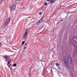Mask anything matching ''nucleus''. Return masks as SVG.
<instances>
[{"instance_id": "nucleus-10", "label": "nucleus", "mask_w": 77, "mask_h": 77, "mask_svg": "<svg viewBox=\"0 0 77 77\" xmlns=\"http://www.w3.org/2000/svg\"><path fill=\"white\" fill-rule=\"evenodd\" d=\"M27 43H26L25 44V46H24V49L25 50H26V45H27Z\"/></svg>"}, {"instance_id": "nucleus-15", "label": "nucleus", "mask_w": 77, "mask_h": 77, "mask_svg": "<svg viewBox=\"0 0 77 77\" xmlns=\"http://www.w3.org/2000/svg\"><path fill=\"white\" fill-rule=\"evenodd\" d=\"M44 5H47V2H45L44 4Z\"/></svg>"}, {"instance_id": "nucleus-17", "label": "nucleus", "mask_w": 77, "mask_h": 77, "mask_svg": "<svg viewBox=\"0 0 77 77\" xmlns=\"http://www.w3.org/2000/svg\"><path fill=\"white\" fill-rule=\"evenodd\" d=\"M2 42H0V47H1V45H2Z\"/></svg>"}, {"instance_id": "nucleus-3", "label": "nucleus", "mask_w": 77, "mask_h": 77, "mask_svg": "<svg viewBox=\"0 0 77 77\" xmlns=\"http://www.w3.org/2000/svg\"><path fill=\"white\" fill-rule=\"evenodd\" d=\"M4 58L5 59L6 62H7L8 60H9V57L6 55L4 56Z\"/></svg>"}, {"instance_id": "nucleus-20", "label": "nucleus", "mask_w": 77, "mask_h": 77, "mask_svg": "<svg viewBox=\"0 0 77 77\" xmlns=\"http://www.w3.org/2000/svg\"><path fill=\"white\" fill-rule=\"evenodd\" d=\"M41 14H42V13L41 12H40V13H39V15H41Z\"/></svg>"}, {"instance_id": "nucleus-19", "label": "nucleus", "mask_w": 77, "mask_h": 77, "mask_svg": "<svg viewBox=\"0 0 77 77\" xmlns=\"http://www.w3.org/2000/svg\"><path fill=\"white\" fill-rule=\"evenodd\" d=\"M31 69H32V68H31V67H30L29 69V70L30 71H31Z\"/></svg>"}, {"instance_id": "nucleus-9", "label": "nucleus", "mask_w": 77, "mask_h": 77, "mask_svg": "<svg viewBox=\"0 0 77 77\" xmlns=\"http://www.w3.org/2000/svg\"><path fill=\"white\" fill-rule=\"evenodd\" d=\"M68 60L70 63H71L72 62L71 59V58H69H69H68Z\"/></svg>"}, {"instance_id": "nucleus-13", "label": "nucleus", "mask_w": 77, "mask_h": 77, "mask_svg": "<svg viewBox=\"0 0 77 77\" xmlns=\"http://www.w3.org/2000/svg\"><path fill=\"white\" fill-rule=\"evenodd\" d=\"M39 23H40V22L39 21V20L38 21V22H37V24H39Z\"/></svg>"}, {"instance_id": "nucleus-1", "label": "nucleus", "mask_w": 77, "mask_h": 77, "mask_svg": "<svg viewBox=\"0 0 77 77\" xmlns=\"http://www.w3.org/2000/svg\"><path fill=\"white\" fill-rule=\"evenodd\" d=\"M9 8L11 11H14L16 9V5L15 4H13L9 7Z\"/></svg>"}, {"instance_id": "nucleus-2", "label": "nucleus", "mask_w": 77, "mask_h": 77, "mask_svg": "<svg viewBox=\"0 0 77 77\" xmlns=\"http://www.w3.org/2000/svg\"><path fill=\"white\" fill-rule=\"evenodd\" d=\"M10 20H11V19H10V18H8L6 20L5 23V25L6 26L8 25V24L9 23V22H10Z\"/></svg>"}, {"instance_id": "nucleus-16", "label": "nucleus", "mask_w": 77, "mask_h": 77, "mask_svg": "<svg viewBox=\"0 0 77 77\" xmlns=\"http://www.w3.org/2000/svg\"><path fill=\"white\" fill-rule=\"evenodd\" d=\"M16 0L17 2H21V0Z\"/></svg>"}, {"instance_id": "nucleus-6", "label": "nucleus", "mask_w": 77, "mask_h": 77, "mask_svg": "<svg viewBox=\"0 0 77 77\" xmlns=\"http://www.w3.org/2000/svg\"><path fill=\"white\" fill-rule=\"evenodd\" d=\"M11 62V61L10 60L8 61V62L7 65L8 67H9V68H11V63H10Z\"/></svg>"}, {"instance_id": "nucleus-8", "label": "nucleus", "mask_w": 77, "mask_h": 77, "mask_svg": "<svg viewBox=\"0 0 77 77\" xmlns=\"http://www.w3.org/2000/svg\"><path fill=\"white\" fill-rule=\"evenodd\" d=\"M55 2H56V0H51L50 1V3L51 4H53Z\"/></svg>"}, {"instance_id": "nucleus-5", "label": "nucleus", "mask_w": 77, "mask_h": 77, "mask_svg": "<svg viewBox=\"0 0 77 77\" xmlns=\"http://www.w3.org/2000/svg\"><path fill=\"white\" fill-rule=\"evenodd\" d=\"M64 62L65 65H66L67 68H68V64L66 60L65 59H64Z\"/></svg>"}, {"instance_id": "nucleus-21", "label": "nucleus", "mask_w": 77, "mask_h": 77, "mask_svg": "<svg viewBox=\"0 0 77 77\" xmlns=\"http://www.w3.org/2000/svg\"><path fill=\"white\" fill-rule=\"evenodd\" d=\"M48 1H50V0H47Z\"/></svg>"}, {"instance_id": "nucleus-14", "label": "nucleus", "mask_w": 77, "mask_h": 77, "mask_svg": "<svg viewBox=\"0 0 77 77\" xmlns=\"http://www.w3.org/2000/svg\"><path fill=\"white\" fill-rule=\"evenodd\" d=\"M24 42H25L24 41H23L22 42V44H24Z\"/></svg>"}, {"instance_id": "nucleus-12", "label": "nucleus", "mask_w": 77, "mask_h": 77, "mask_svg": "<svg viewBox=\"0 0 77 77\" xmlns=\"http://www.w3.org/2000/svg\"><path fill=\"white\" fill-rule=\"evenodd\" d=\"M13 66H17V64H14L13 65Z\"/></svg>"}, {"instance_id": "nucleus-4", "label": "nucleus", "mask_w": 77, "mask_h": 77, "mask_svg": "<svg viewBox=\"0 0 77 77\" xmlns=\"http://www.w3.org/2000/svg\"><path fill=\"white\" fill-rule=\"evenodd\" d=\"M28 33V30H26V31H25L24 36V38H26V36H27V34Z\"/></svg>"}, {"instance_id": "nucleus-22", "label": "nucleus", "mask_w": 77, "mask_h": 77, "mask_svg": "<svg viewBox=\"0 0 77 77\" xmlns=\"http://www.w3.org/2000/svg\"><path fill=\"white\" fill-rule=\"evenodd\" d=\"M29 77H31V76H29Z\"/></svg>"}, {"instance_id": "nucleus-7", "label": "nucleus", "mask_w": 77, "mask_h": 77, "mask_svg": "<svg viewBox=\"0 0 77 77\" xmlns=\"http://www.w3.org/2000/svg\"><path fill=\"white\" fill-rule=\"evenodd\" d=\"M44 17H42L40 20H39L40 23H42V22L44 21Z\"/></svg>"}, {"instance_id": "nucleus-18", "label": "nucleus", "mask_w": 77, "mask_h": 77, "mask_svg": "<svg viewBox=\"0 0 77 77\" xmlns=\"http://www.w3.org/2000/svg\"><path fill=\"white\" fill-rule=\"evenodd\" d=\"M58 69H60V67L58 66Z\"/></svg>"}, {"instance_id": "nucleus-11", "label": "nucleus", "mask_w": 77, "mask_h": 77, "mask_svg": "<svg viewBox=\"0 0 77 77\" xmlns=\"http://www.w3.org/2000/svg\"><path fill=\"white\" fill-rule=\"evenodd\" d=\"M56 66H57V67H59V64L58 63H57L56 64Z\"/></svg>"}]
</instances>
